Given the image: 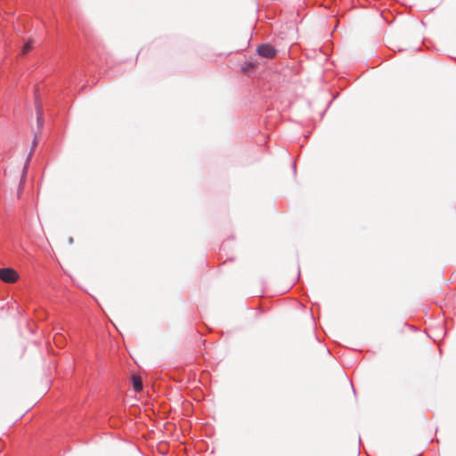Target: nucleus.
<instances>
[{"label":"nucleus","instance_id":"9d476101","mask_svg":"<svg viewBox=\"0 0 456 456\" xmlns=\"http://www.w3.org/2000/svg\"><path fill=\"white\" fill-rule=\"evenodd\" d=\"M300 277V270L298 269V272H297V278Z\"/></svg>","mask_w":456,"mask_h":456},{"label":"nucleus","instance_id":"f257e3e1","mask_svg":"<svg viewBox=\"0 0 456 456\" xmlns=\"http://www.w3.org/2000/svg\"><path fill=\"white\" fill-rule=\"evenodd\" d=\"M256 53L265 59H273L278 54V50L269 43H262L256 47Z\"/></svg>","mask_w":456,"mask_h":456},{"label":"nucleus","instance_id":"39448f33","mask_svg":"<svg viewBox=\"0 0 456 456\" xmlns=\"http://www.w3.org/2000/svg\"><path fill=\"white\" fill-rule=\"evenodd\" d=\"M131 384L135 392H141L142 390V382L141 378L133 376L131 378Z\"/></svg>","mask_w":456,"mask_h":456},{"label":"nucleus","instance_id":"1a4fd4ad","mask_svg":"<svg viewBox=\"0 0 456 456\" xmlns=\"http://www.w3.org/2000/svg\"><path fill=\"white\" fill-rule=\"evenodd\" d=\"M115 330H116V333H120L117 326L115 328Z\"/></svg>","mask_w":456,"mask_h":456},{"label":"nucleus","instance_id":"0eeeda50","mask_svg":"<svg viewBox=\"0 0 456 456\" xmlns=\"http://www.w3.org/2000/svg\"><path fill=\"white\" fill-rule=\"evenodd\" d=\"M129 446L131 447V449H132L133 451H135V450H136V447H135V445H134V444H129Z\"/></svg>","mask_w":456,"mask_h":456},{"label":"nucleus","instance_id":"7ed1b4c3","mask_svg":"<svg viewBox=\"0 0 456 456\" xmlns=\"http://www.w3.org/2000/svg\"><path fill=\"white\" fill-rule=\"evenodd\" d=\"M257 67V63L251 61H247L241 65V71L244 73L253 72Z\"/></svg>","mask_w":456,"mask_h":456},{"label":"nucleus","instance_id":"20e7f679","mask_svg":"<svg viewBox=\"0 0 456 456\" xmlns=\"http://www.w3.org/2000/svg\"><path fill=\"white\" fill-rule=\"evenodd\" d=\"M36 111H37V125H38V126H42L43 122H44L43 107L37 100L36 101Z\"/></svg>","mask_w":456,"mask_h":456},{"label":"nucleus","instance_id":"f03ea898","mask_svg":"<svg viewBox=\"0 0 456 456\" xmlns=\"http://www.w3.org/2000/svg\"><path fill=\"white\" fill-rule=\"evenodd\" d=\"M19 278L18 273L12 268L0 269V279L7 283H13Z\"/></svg>","mask_w":456,"mask_h":456},{"label":"nucleus","instance_id":"423d86ee","mask_svg":"<svg viewBox=\"0 0 456 456\" xmlns=\"http://www.w3.org/2000/svg\"><path fill=\"white\" fill-rule=\"evenodd\" d=\"M31 48H32L31 43L30 42L26 43L23 46L22 53L26 54L27 53H28L30 51Z\"/></svg>","mask_w":456,"mask_h":456},{"label":"nucleus","instance_id":"6e6552de","mask_svg":"<svg viewBox=\"0 0 456 456\" xmlns=\"http://www.w3.org/2000/svg\"><path fill=\"white\" fill-rule=\"evenodd\" d=\"M293 170L296 172V163H293Z\"/></svg>","mask_w":456,"mask_h":456},{"label":"nucleus","instance_id":"9b49d317","mask_svg":"<svg viewBox=\"0 0 456 456\" xmlns=\"http://www.w3.org/2000/svg\"><path fill=\"white\" fill-rule=\"evenodd\" d=\"M118 440L121 444H124V441L122 439L118 438Z\"/></svg>","mask_w":456,"mask_h":456}]
</instances>
